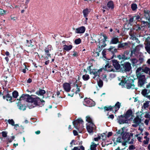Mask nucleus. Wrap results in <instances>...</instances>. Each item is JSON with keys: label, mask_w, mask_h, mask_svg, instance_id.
I'll return each mask as SVG.
<instances>
[{"label": "nucleus", "mask_w": 150, "mask_h": 150, "mask_svg": "<svg viewBox=\"0 0 150 150\" xmlns=\"http://www.w3.org/2000/svg\"><path fill=\"white\" fill-rule=\"evenodd\" d=\"M31 96H33L35 97L33 98L31 96V100L28 104V107L29 108H32L37 106H42L44 105L45 101L44 100L40 99L39 97H36L35 96L32 95Z\"/></svg>", "instance_id": "f257e3e1"}, {"label": "nucleus", "mask_w": 150, "mask_h": 150, "mask_svg": "<svg viewBox=\"0 0 150 150\" xmlns=\"http://www.w3.org/2000/svg\"><path fill=\"white\" fill-rule=\"evenodd\" d=\"M142 70L140 68H138L136 70V75L138 80V86L142 87L145 84L146 79L145 75L143 73H142Z\"/></svg>", "instance_id": "f03ea898"}, {"label": "nucleus", "mask_w": 150, "mask_h": 150, "mask_svg": "<svg viewBox=\"0 0 150 150\" xmlns=\"http://www.w3.org/2000/svg\"><path fill=\"white\" fill-rule=\"evenodd\" d=\"M98 39V42L95 41L96 45L98 46V49L101 50L106 46L105 42L107 38L105 35H98L96 36Z\"/></svg>", "instance_id": "7ed1b4c3"}, {"label": "nucleus", "mask_w": 150, "mask_h": 150, "mask_svg": "<svg viewBox=\"0 0 150 150\" xmlns=\"http://www.w3.org/2000/svg\"><path fill=\"white\" fill-rule=\"evenodd\" d=\"M83 120L81 119H78L73 122V124L74 127L77 129L79 132L83 128Z\"/></svg>", "instance_id": "20e7f679"}, {"label": "nucleus", "mask_w": 150, "mask_h": 150, "mask_svg": "<svg viewBox=\"0 0 150 150\" xmlns=\"http://www.w3.org/2000/svg\"><path fill=\"white\" fill-rule=\"evenodd\" d=\"M117 133L118 134H121L122 136V139L125 141L128 142H129V141L130 140V136L127 132H124L123 129L119 130L117 132Z\"/></svg>", "instance_id": "39448f33"}, {"label": "nucleus", "mask_w": 150, "mask_h": 150, "mask_svg": "<svg viewBox=\"0 0 150 150\" xmlns=\"http://www.w3.org/2000/svg\"><path fill=\"white\" fill-rule=\"evenodd\" d=\"M83 104L86 106L90 107L94 106L95 105V102L92 100L87 98L84 99Z\"/></svg>", "instance_id": "423d86ee"}, {"label": "nucleus", "mask_w": 150, "mask_h": 150, "mask_svg": "<svg viewBox=\"0 0 150 150\" xmlns=\"http://www.w3.org/2000/svg\"><path fill=\"white\" fill-rule=\"evenodd\" d=\"M104 69V68H103L99 70H90V73L91 75H93L94 76L93 78V79H95L96 76H99L100 72L102 71Z\"/></svg>", "instance_id": "0eeeda50"}, {"label": "nucleus", "mask_w": 150, "mask_h": 150, "mask_svg": "<svg viewBox=\"0 0 150 150\" xmlns=\"http://www.w3.org/2000/svg\"><path fill=\"white\" fill-rule=\"evenodd\" d=\"M86 129L89 133L93 132L95 129L96 127L93 123H87Z\"/></svg>", "instance_id": "6e6552de"}, {"label": "nucleus", "mask_w": 150, "mask_h": 150, "mask_svg": "<svg viewBox=\"0 0 150 150\" xmlns=\"http://www.w3.org/2000/svg\"><path fill=\"white\" fill-rule=\"evenodd\" d=\"M118 122L120 124L127 123L128 122V120L125 116L121 115L119 116L117 118Z\"/></svg>", "instance_id": "1a4fd4ad"}, {"label": "nucleus", "mask_w": 150, "mask_h": 150, "mask_svg": "<svg viewBox=\"0 0 150 150\" xmlns=\"http://www.w3.org/2000/svg\"><path fill=\"white\" fill-rule=\"evenodd\" d=\"M31 96H30L28 94H23L20 98L19 100L20 101L22 100L26 101L30 103V101L31 100Z\"/></svg>", "instance_id": "9d476101"}, {"label": "nucleus", "mask_w": 150, "mask_h": 150, "mask_svg": "<svg viewBox=\"0 0 150 150\" xmlns=\"http://www.w3.org/2000/svg\"><path fill=\"white\" fill-rule=\"evenodd\" d=\"M145 48L147 52L150 54V37H147L145 42Z\"/></svg>", "instance_id": "9b49d317"}, {"label": "nucleus", "mask_w": 150, "mask_h": 150, "mask_svg": "<svg viewBox=\"0 0 150 150\" xmlns=\"http://www.w3.org/2000/svg\"><path fill=\"white\" fill-rule=\"evenodd\" d=\"M123 69L125 71H129L131 69L130 64L129 62L124 63L123 64Z\"/></svg>", "instance_id": "f8f14e48"}, {"label": "nucleus", "mask_w": 150, "mask_h": 150, "mask_svg": "<svg viewBox=\"0 0 150 150\" xmlns=\"http://www.w3.org/2000/svg\"><path fill=\"white\" fill-rule=\"evenodd\" d=\"M141 121V119L138 116L136 117L133 120V122L134 124L132 125V126L136 127L138 126Z\"/></svg>", "instance_id": "ddd939ff"}, {"label": "nucleus", "mask_w": 150, "mask_h": 150, "mask_svg": "<svg viewBox=\"0 0 150 150\" xmlns=\"http://www.w3.org/2000/svg\"><path fill=\"white\" fill-rule=\"evenodd\" d=\"M63 87L64 90L67 92H69L71 89L70 84L69 83H65L63 84Z\"/></svg>", "instance_id": "4468645a"}, {"label": "nucleus", "mask_w": 150, "mask_h": 150, "mask_svg": "<svg viewBox=\"0 0 150 150\" xmlns=\"http://www.w3.org/2000/svg\"><path fill=\"white\" fill-rule=\"evenodd\" d=\"M112 65L117 70L120 69V66L117 60H112Z\"/></svg>", "instance_id": "2eb2a0df"}, {"label": "nucleus", "mask_w": 150, "mask_h": 150, "mask_svg": "<svg viewBox=\"0 0 150 150\" xmlns=\"http://www.w3.org/2000/svg\"><path fill=\"white\" fill-rule=\"evenodd\" d=\"M127 88L128 89H130V88H134V85L133 81L132 80V82L131 83L129 82V81L127 79V82H126V86Z\"/></svg>", "instance_id": "dca6fc26"}, {"label": "nucleus", "mask_w": 150, "mask_h": 150, "mask_svg": "<svg viewBox=\"0 0 150 150\" xmlns=\"http://www.w3.org/2000/svg\"><path fill=\"white\" fill-rule=\"evenodd\" d=\"M103 69H105V70L108 71H115V69L113 68V67L110 65L109 64H108L105 66V68Z\"/></svg>", "instance_id": "f3484780"}, {"label": "nucleus", "mask_w": 150, "mask_h": 150, "mask_svg": "<svg viewBox=\"0 0 150 150\" xmlns=\"http://www.w3.org/2000/svg\"><path fill=\"white\" fill-rule=\"evenodd\" d=\"M85 28L84 26H81L77 28L76 30V33H83L85 31Z\"/></svg>", "instance_id": "a211bd4d"}, {"label": "nucleus", "mask_w": 150, "mask_h": 150, "mask_svg": "<svg viewBox=\"0 0 150 150\" xmlns=\"http://www.w3.org/2000/svg\"><path fill=\"white\" fill-rule=\"evenodd\" d=\"M128 47H129V44L127 42L119 44L118 45V47L119 48L126 49L128 48Z\"/></svg>", "instance_id": "6ab92c4d"}, {"label": "nucleus", "mask_w": 150, "mask_h": 150, "mask_svg": "<svg viewBox=\"0 0 150 150\" xmlns=\"http://www.w3.org/2000/svg\"><path fill=\"white\" fill-rule=\"evenodd\" d=\"M132 111L131 109L128 110L125 114V116L127 119L132 116Z\"/></svg>", "instance_id": "aec40b11"}, {"label": "nucleus", "mask_w": 150, "mask_h": 150, "mask_svg": "<svg viewBox=\"0 0 150 150\" xmlns=\"http://www.w3.org/2000/svg\"><path fill=\"white\" fill-rule=\"evenodd\" d=\"M3 98L4 99H6V100L8 101V100L12 102V98L11 96L7 92L6 95H3Z\"/></svg>", "instance_id": "412c9836"}, {"label": "nucleus", "mask_w": 150, "mask_h": 150, "mask_svg": "<svg viewBox=\"0 0 150 150\" xmlns=\"http://www.w3.org/2000/svg\"><path fill=\"white\" fill-rule=\"evenodd\" d=\"M63 47L64 50L68 51L72 49L73 46L71 45H65L63 46Z\"/></svg>", "instance_id": "4be33fe9"}, {"label": "nucleus", "mask_w": 150, "mask_h": 150, "mask_svg": "<svg viewBox=\"0 0 150 150\" xmlns=\"http://www.w3.org/2000/svg\"><path fill=\"white\" fill-rule=\"evenodd\" d=\"M127 78H125L124 79H122L121 82L119 83V85H121L122 87H125V86H126V82H127Z\"/></svg>", "instance_id": "5701e85b"}, {"label": "nucleus", "mask_w": 150, "mask_h": 150, "mask_svg": "<svg viewBox=\"0 0 150 150\" xmlns=\"http://www.w3.org/2000/svg\"><path fill=\"white\" fill-rule=\"evenodd\" d=\"M107 6L109 8L113 9L114 8L113 2L111 1H109L107 4Z\"/></svg>", "instance_id": "b1692460"}, {"label": "nucleus", "mask_w": 150, "mask_h": 150, "mask_svg": "<svg viewBox=\"0 0 150 150\" xmlns=\"http://www.w3.org/2000/svg\"><path fill=\"white\" fill-rule=\"evenodd\" d=\"M45 90L42 89H39V91H37L35 93L38 95L42 96L45 93Z\"/></svg>", "instance_id": "393cba45"}, {"label": "nucleus", "mask_w": 150, "mask_h": 150, "mask_svg": "<svg viewBox=\"0 0 150 150\" xmlns=\"http://www.w3.org/2000/svg\"><path fill=\"white\" fill-rule=\"evenodd\" d=\"M98 143L95 144L94 142L91 143V144L90 146V149L91 150H96L97 146L98 145Z\"/></svg>", "instance_id": "a878e982"}, {"label": "nucleus", "mask_w": 150, "mask_h": 150, "mask_svg": "<svg viewBox=\"0 0 150 150\" xmlns=\"http://www.w3.org/2000/svg\"><path fill=\"white\" fill-rule=\"evenodd\" d=\"M119 40L117 38H113L111 40L110 43V44H116L118 42Z\"/></svg>", "instance_id": "bb28decb"}, {"label": "nucleus", "mask_w": 150, "mask_h": 150, "mask_svg": "<svg viewBox=\"0 0 150 150\" xmlns=\"http://www.w3.org/2000/svg\"><path fill=\"white\" fill-rule=\"evenodd\" d=\"M139 68H141L142 70V73L143 74L144 72H145L146 74L149 73L150 69L148 67H145L144 69H142L141 67H139Z\"/></svg>", "instance_id": "cd10ccee"}, {"label": "nucleus", "mask_w": 150, "mask_h": 150, "mask_svg": "<svg viewBox=\"0 0 150 150\" xmlns=\"http://www.w3.org/2000/svg\"><path fill=\"white\" fill-rule=\"evenodd\" d=\"M90 11L88 9L86 8L83 11V16L84 17H87L89 13L90 12Z\"/></svg>", "instance_id": "c85d7f7f"}, {"label": "nucleus", "mask_w": 150, "mask_h": 150, "mask_svg": "<svg viewBox=\"0 0 150 150\" xmlns=\"http://www.w3.org/2000/svg\"><path fill=\"white\" fill-rule=\"evenodd\" d=\"M18 106L19 107V108L23 110H25L26 108V107L25 105H22L20 103H18Z\"/></svg>", "instance_id": "c756f323"}, {"label": "nucleus", "mask_w": 150, "mask_h": 150, "mask_svg": "<svg viewBox=\"0 0 150 150\" xmlns=\"http://www.w3.org/2000/svg\"><path fill=\"white\" fill-rule=\"evenodd\" d=\"M71 150H85L84 147L83 146L75 147Z\"/></svg>", "instance_id": "7c9ffc66"}, {"label": "nucleus", "mask_w": 150, "mask_h": 150, "mask_svg": "<svg viewBox=\"0 0 150 150\" xmlns=\"http://www.w3.org/2000/svg\"><path fill=\"white\" fill-rule=\"evenodd\" d=\"M74 86H76V90L75 91V93L76 94L78 93L80 91V87L81 86V85L79 84V85H78L77 84H74Z\"/></svg>", "instance_id": "2f4dec72"}, {"label": "nucleus", "mask_w": 150, "mask_h": 150, "mask_svg": "<svg viewBox=\"0 0 150 150\" xmlns=\"http://www.w3.org/2000/svg\"><path fill=\"white\" fill-rule=\"evenodd\" d=\"M150 91L149 90H148V89H145L142 91V93L143 96H145L148 94L149 93Z\"/></svg>", "instance_id": "473e14b6"}, {"label": "nucleus", "mask_w": 150, "mask_h": 150, "mask_svg": "<svg viewBox=\"0 0 150 150\" xmlns=\"http://www.w3.org/2000/svg\"><path fill=\"white\" fill-rule=\"evenodd\" d=\"M86 121L87 123H93L92 118L89 116H87L86 117Z\"/></svg>", "instance_id": "72a5a7b5"}, {"label": "nucleus", "mask_w": 150, "mask_h": 150, "mask_svg": "<svg viewBox=\"0 0 150 150\" xmlns=\"http://www.w3.org/2000/svg\"><path fill=\"white\" fill-rule=\"evenodd\" d=\"M117 57L119 59L125 60L127 59V57L125 56L124 54L119 55Z\"/></svg>", "instance_id": "f704fd0d"}, {"label": "nucleus", "mask_w": 150, "mask_h": 150, "mask_svg": "<svg viewBox=\"0 0 150 150\" xmlns=\"http://www.w3.org/2000/svg\"><path fill=\"white\" fill-rule=\"evenodd\" d=\"M52 50V46L48 45L45 49V52H49Z\"/></svg>", "instance_id": "c9c22d12"}, {"label": "nucleus", "mask_w": 150, "mask_h": 150, "mask_svg": "<svg viewBox=\"0 0 150 150\" xmlns=\"http://www.w3.org/2000/svg\"><path fill=\"white\" fill-rule=\"evenodd\" d=\"M82 78L84 81H87L89 79L90 77L89 75L85 74L83 76Z\"/></svg>", "instance_id": "e433bc0d"}, {"label": "nucleus", "mask_w": 150, "mask_h": 150, "mask_svg": "<svg viewBox=\"0 0 150 150\" xmlns=\"http://www.w3.org/2000/svg\"><path fill=\"white\" fill-rule=\"evenodd\" d=\"M131 61L133 65L135 66L138 62L137 60L135 59H131Z\"/></svg>", "instance_id": "4c0bfd02"}, {"label": "nucleus", "mask_w": 150, "mask_h": 150, "mask_svg": "<svg viewBox=\"0 0 150 150\" xmlns=\"http://www.w3.org/2000/svg\"><path fill=\"white\" fill-rule=\"evenodd\" d=\"M12 95L14 98H17L18 96V93L16 91H14L12 93Z\"/></svg>", "instance_id": "58836bf2"}, {"label": "nucleus", "mask_w": 150, "mask_h": 150, "mask_svg": "<svg viewBox=\"0 0 150 150\" xmlns=\"http://www.w3.org/2000/svg\"><path fill=\"white\" fill-rule=\"evenodd\" d=\"M131 8L133 11H135L137 8V5L135 4H133L131 5Z\"/></svg>", "instance_id": "ea45409f"}, {"label": "nucleus", "mask_w": 150, "mask_h": 150, "mask_svg": "<svg viewBox=\"0 0 150 150\" xmlns=\"http://www.w3.org/2000/svg\"><path fill=\"white\" fill-rule=\"evenodd\" d=\"M26 42L27 43V45L29 47L31 46H33L32 40H30V41H29L28 40H27Z\"/></svg>", "instance_id": "a19ab883"}, {"label": "nucleus", "mask_w": 150, "mask_h": 150, "mask_svg": "<svg viewBox=\"0 0 150 150\" xmlns=\"http://www.w3.org/2000/svg\"><path fill=\"white\" fill-rule=\"evenodd\" d=\"M144 16L147 19H149V14L148 13V11H144Z\"/></svg>", "instance_id": "79ce46f5"}, {"label": "nucleus", "mask_w": 150, "mask_h": 150, "mask_svg": "<svg viewBox=\"0 0 150 150\" xmlns=\"http://www.w3.org/2000/svg\"><path fill=\"white\" fill-rule=\"evenodd\" d=\"M81 42V40L80 38L76 39L74 41V42L76 44L78 45L80 44Z\"/></svg>", "instance_id": "37998d69"}, {"label": "nucleus", "mask_w": 150, "mask_h": 150, "mask_svg": "<svg viewBox=\"0 0 150 150\" xmlns=\"http://www.w3.org/2000/svg\"><path fill=\"white\" fill-rule=\"evenodd\" d=\"M98 84L99 87H102L103 86V82L101 80H99L98 82Z\"/></svg>", "instance_id": "c03bdc74"}, {"label": "nucleus", "mask_w": 150, "mask_h": 150, "mask_svg": "<svg viewBox=\"0 0 150 150\" xmlns=\"http://www.w3.org/2000/svg\"><path fill=\"white\" fill-rule=\"evenodd\" d=\"M149 102H146L144 103L143 106V107H144V109H145L146 108H148L149 106Z\"/></svg>", "instance_id": "a18cd8bd"}, {"label": "nucleus", "mask_w": 150, "mask_h": 150, "mask_svg": "<svg viewBox=\"0 0 150 150\" xmlns=\"http://www.w3.org/2000/svg\"><path fill=\"white\" fill-rule=\"evenodd\" d=\"M9 124H11L12 126L14 125V122L13 119H9L8 120Z\"/></svg>", "instance_id": "49530a36"}, {"label": "nucleus", "mask_w": 150, "mask_h": 150, "mask_svg": "<svg viewBox=\"0 0 150 150\" xmlns=\"http://www.w3.org/2000/svg\"><path fill=\"white\" fill-rule=\"evenodd\" d=\"M112 106H110L109 107H105L104 108V110L105 111H108L109 110H112Z\"/></svg>", "instance_id": "de8ad7c7"}, {"label": "nucleus", "mask_w": 150, "mask_h": 150, "mask_svg": "<svg viewBox=\"0 0 150 150\" xmlns=\"http://www.w3.org/2000/svg\"><path fill=\"white\" fill-rule=\"evenodd\" d=\"M1 133L2 134V136L4 137H6L7 136V132L6 131H3Z\"/></svg>", "instance_id": "09e8293b"}, {"label": "nucleus", "mask_w": 150, "mask_h": 150, "mask_svg": "<svg viewBox=\"0 0 150 150\" xmlns=\"http://www.w3.org/2000/svg\"><path fill=\"white\" fill-rule=\"evenodd\" d=\"M6 11L2 9H0V14L1 15H4L6 14Z\"/></svg>", "instance_id": "8fccbe9b"}, {"label": "nucleus", "mask_w": 150, "mask_h": 150, "mask_svg": "<svg viewBox=\"0 0 150 150\" xmlns=\"http://www.w3.org/2000/svg\"><path fill=\"white\" fill-rule=\"evenodd\" d=\"M122 141V139L120 137H118L116 139V142H117L120 143Z\"/></svg>", "instance_id": "3c124183"}, {"label": "nucleus", "mask_w": 150, "mask_h": 150, "mask_svg": "<svg viewBox=\"0 0 150 150\" xmlns=\"http://www.w3.org/2000/svg\"><path fill=\"white\" fill-rule=\"evenodd\" d=\"M121 104L119 102H117L115 106L117 108V109H119L120 108V106Z\"/></svg>", "instance_id": "603ef678"}, {"label": "nucleus", "mask_w": 150, "mask_h": 150, "mask_svg": "<svg viewBox=\"0 0 150 150\" xmlns=\"http://www.w3.org/2000/svg\"><path fill=\"white\" fill-rule=\"evenodd\" d=\"M128 148L129 150H132L135 149V147L133 145H132L129 146Z\"/></svg>", "instance_id": "864d4df0"}, {"label": "nucleus", "mask_w": 150, "mask_h": 150, "mask_svg": "<svg viewBox=\"0 0 150 150\" xmlns=\"http://www.w3.org/2000/svg\"><path fill=\"white\" fill-rule=\"evenodd\" d=\"M112 111H115V112H117L119 109H117V108L115 106L112 107Z\"/></svg>", "instance_id": "5fc2aeb1"}, {"label": "nucleus", "mask_w": 150, "mask_h": 150, "mask_svg": "<svg viewBox=\"0 0 150 150\" xmlns=\"http://www.w3.org/2000/svg\"><path fill=\"white\" fill-rule=\"evenodd\" d=\"M135 141V140L134 139H131L130 141H129L128 142V143L130 144H132L134 143V142Z\"/></svg>", "instance_id": "6e6d98bb"}, {"label": "nucleus", "mask_w": 150, "mask_h": 150, "mask_svg": "<svg viewBox=\"0 0 150 150\" xmlns=\"http://www.w3.org/2000/svg\"><path fill=\"white\" fill-rule=\"evenodd\" d=\"M134 19V18L133 16L131 17L129 20V23L130 24L132 23L133 22Z\"/></svg>", "instance_id": "4d7b16f0"}, {"label": "nucleus", "mask_w": 150, "mask_h": 150, "mask_svg": "<svg viewBox=\"0 0 150 150\" xmlns=\"http://www.w3.org/2000/svg\"><path fill=\"white\" fill-rule=\"evenodd\" d=\"M100 139V137L99 136L97 137L94 138V141H98Z\"/></svg>", "instance_id": "13d9d810"}, {"label": "nucleus", "mask_w": 150, "mask_h": 150, "mask_svg": "<svg viewBox=\"0 0 150 150\" xmlns=\"http://www.w3.org/2000/svg\"><path fill=\"white\" fill-rule=\"evenodd\" d=\"M110 76L111 78H113L115 77V74L114 73L110 74Z\"/></svg>", "instance_id": "bf43d9fd"}, {"label": "nucleus", "mask_w": 150, "mask_h": 150, "mask_svg": "<svg viewBox=\"0 0 150 150\" xmlns=\"http://www.w3.org/2000/svg\"><path fill=\"white\" fill-rule=\"evenodd\" d=\"M72 55L74 57H77L78 56V53L75 51L73 52V53Z\"/></svg>", "instance_id": "052dcab7"}, {"label": "nucleus", "mask_w": 150, "mask_h": 150, "mask_svg": "<svg viewBox=\"0 0 150 150\" xmlns=\"http://www.w3.org/2000/svg\"><path fill=\"white\" fill-rule=\"evenodd\" d=\"M149 139H146V140H144L143 142V143L145 144H147L148 143V142L149 141Z\"/></svg>", "instance_id": "680f3d73"}, {"label": "nucleus", "mask_w": 150, "mask_h": 150, "mask_svg": "<svg viewBox=\"0 0 150 150\" xmlns=\"http://www.w3.org/2000/svg\"><path fill=\"white\" fill-rule=\"evenodd\" d=\"M144 117L146 118H150V115L149 114V113H146Z\"/></svg>", "instance_id": "e2e57ef3"}, {"label": "nucleus", "mask_w": 150, "mask_h": 150, "mask_svg": "<svg viewBox=\"0 0 150 150\" xmlns=\"http://www.w3.org/2000/svg\"><path fill=\"white\" fill-rule=\"evenodd\" d=\"M106 50H103L102 52V55L104 57H105V55L106 54Z\"/></svg>", "instance_id": "0e129e2a"}, {"label": "nucleus", "mask_w": 150, "mask_h": 150, "mask_svg": "<svg viewBox=\"0 0 150 150\" xmlns=\"http://www.w3.org/2000/svg\"><path fill=\"white\" fill-rule=\"evenodd\" d=\"M114 48V47H113L112 46H111L108 50L109 51L112 52L113 51V49Z\"/></svg>", "instance_id": "69168bd1"}, {"label": "nucleus", "mask_w": 150, "mask_h": 150, "mask_svg": "<svg viewBox=\"0 0 150 150\" xmlns=\"http://www.w3.org/2000/svg\"><path fill=\"white\" fill-rule=\"evenodd\" d=\"M73 132L74 135L75 136H76L78 134L77 132L75 130H74Z\"/></svg>", "instance_id": "338daca9"}, {"label": "nucleus", "mask_w": 150, "mask_h": 150, "mask_svg": "<svg viewBox=\"0 0 150 150\" xmlns=\"http://www.w3.org/2000/svg\"><path fill=\"white\" fill-rule=\"evenodd\" d=\"M149 120L147 119L145 120L144 121L146 125H148L149 124Z\"/></svg>", "instance_id": "774afa93"}]
</instances>
